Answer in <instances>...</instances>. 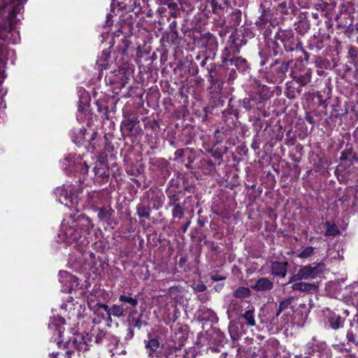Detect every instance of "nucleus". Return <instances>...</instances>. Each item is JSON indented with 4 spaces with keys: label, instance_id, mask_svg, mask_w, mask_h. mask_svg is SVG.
I'll return each instance as SVG.
<instances>
[{
    "label": "nucleus",
    "instance_id": "nucleus-1",
    "mask_svg": "<svg viewBox=\"0 0 358 358\" xmlns=\"http://www.w3.org/2000/svg\"><path fill=\"white\" fill-rule=\"evenodd\" d=\"M324 267V264L323 263H314L301 267L298 271L300 280H306L315 279L318 275L322 273Z\"/></svg>",
    "mask_w": 358,
    "mask_h": 358
},
{
    "label": "nucleus",
    "instance_id": "nucleus-2",
    "mask_svg": "<svg viewBox=\"0 0 358 358\" xmlns=\"http://www.w3.org/2000/svg\"><path fill=\"white\" fill-rule=\"evenodd\" d=\"M79 224L78 227H75V232H74V236H73V242L78 241L80 237L82 236L83 234V229L80 227V225L85 227V231H89L90 229L92 228V224H91V222L90 219L84 215H79L78 217V221Z\"/></svg>",
    "mask_w": 358,
    "mask_h": 358
},
{
    "label": "nucleus",
    "instance_id": "nucleus-3",
    "mask_svg": "<svg viewBox=\"0 0 358 358\" xmlns=\"http://www.w3.org/2000/svg\"><path fill=\"white\" fill-rule=\"evenodd\" d=\"M288 264L286 262H273L271 266V274L284 278L287 271Z\"/></svg>",
    "mask_w": 358,
    "mask_h": 358
},
{
    "label": "nucleus",
    "instance_id": "nucleus-4",
    "mask_svg": "<svg viewBox=\"0 0 358 358\" xmlns=\"http://www.w3.org/2000/svg\"><path fill=\"white\" fill-rule=\"evenodd\" d=\"M252 287L258 292L269 291L273 289V283L266 278H260Z\"/></svg>",
    "mask_w": 358,
    "mask_h": 358
},
{
    "label": "nucleus",
    "instance_id": "nucleus-5",
    "mask_svg": "<svg viewBox=\"0 0 358 358\" xmlns=\"http://www.w3.org/2000/svg\"><path fill=\"white\" fill-rule=\"evenodd\" d=\"M317 285L313 283L303 282L302 280L298 282L293 283L292 289L294 291H300L302 292H310L317 289Z\"/></svg>",
    "mask_w": 358,
    "mask_h": 358
},
{
    "label": "nucleus",
    "instance_id": "nucleus-6",
    "mask_svg": "<svg viewBox=\"0 0 358 358\" xmlns=\"http://www.w3.org/2000/svg\"><path fill=\"white\" fill-rule=\"evenodd\" d=\"M79 224L78 222L73 221L72 225L69 227L63 226L64 227V235L66 236L67 242H73V236L75 232V227H78Z\"/></svg>",
    "mask_w": 358,
    "mask_h": 358
},
{
    "label": "nucleus",
    "instance_id": "nucleus-7",
    "mask_svg": "<svg viewBox=\"0 0 358 358\" xmlns=\"http://www.w3.org/2000/svg\"><path fill=\"white\" fill-rule=\"evenodd\" d=\"M241 317L244 318L246 321V324L249 327H254L256 325L255 319V308L252 307L242 314Z\"/></svg>",
    "mask_w": 358,
    "mask_h": 358
},
{
    "label": "nucleus",
    "instance_id": "nucleus-8",
    "mask_svg": "<svg viewBox=\"0 0 358 358\" xmlns=\"http://www.w3.org/2000/svg\"><path fill=\"white\" fill-rule=\"evenodd\" d=\"M129 310V307L127 306L124 308V305H113L110 307V317L111 315L117 317H120L124 315V312H127Z\"/></svg>",
    "mask_w": 358,
    "mask_h": 358
},
{
    "label": "nucleus",
    "instance_id": "nucleus-9",
    "mask_svg": "<svg viewBox=\"0 0 358 358\" xmlns=\"http://www.w3.org/2000/svg\"><path fill=\"white\" fill-rule=\"evenodd\" d=\"M113 210L110 207H103L99 210L98 217L103 222H108L112 216Z\"/></svg>",
    "mask_w": 358,
    "mask_h": 358
},
{
    "label": "nucleus",
    "instance_id": "nucleus-10",
    "mask_svg": "<svg viewBox=\"0 0 358 358\" xmlns=\"http://www.w3.org/2000/svg\"><path fill=\"white\" fill-rule=\"evenodd\" d=\"M119 300L123 303H127V306H129V309L135 308L138 304V299L130 296L120 295Z\"/></svg>",
    "mask_w": 358,
    "mask_h": 358
},
{
    "label": "nucleus",
    "instance_id": "nucleus-11",
    "mask_svg": "<svg viewBox=\"0 0 358 358\" xmlns=\"http://www.w3.org/2000/svg\"><path fill=\"white\" fill-rule=\"evenodd\" d=\"M326 232L327 236H335L339 234L340 231L338 227L335 224H332L329 222H327L326 224Z\"/></svg>",
    "mask_w": 358,
    "mask_h": 358
},
{
    "label": "nucleus",
    "instance_id": "nucleus-12",
    "mask_svg": "<svg viewBox=\"0 0 358 358\" xmlns=\"http://www.w3.org/2000/svg\"><path fill=\"white\" fill-rule=\"evenodd\" d=\"M251 294L250 290L248 287H240L234 292V296L236 298H246L250 296Z\"/></svg>",
    "mask_w": 358,
    "mask_h": 358
},
{
    "label": "nucleus",
    "instance_id": "nucleus-13",
    "mask_svg": "<svg viewBox=\"0 0 358 358\" xmlns=\"http://www.w3.org/2000/svg\"><path fill=\"white\" fill-rule=\"evenodd\" d=\"M172 215L174 217L181 218L184 215V208L179 203L174 201L173 203Z\"/></svg>",
    "mask_w": 358,
    "mask_h": 358
},
{
    "label": "nucleus",
    "instance_id": "nucleus-14",
    "mask_svg": "<svg viewBox=\"0 0 358 358\" xmlns=\"http://www.w3.org/2000/svg\"><path fill=\"white\" fill-rule=\"evenodd\" d=\"M137 214L140 217L148 218L150 215V208L140 204L137 206Z\"/></svg>",
    "mask_w": 358,
    "mask_h": 358
},
{
    "label": "nucleus",
    "instance_id": "nucleus-15",
    "mask_svg": "<svg viewBox=\"0 0 358 358\" xmlns=\"http://www.w3.org/2000/svg\"><path fill=\"white\" fill-rule=\"evenodd\" d=\"M292 298H287L280 301L276 313V317H278L284 310L288 308L292 303Z\"/></svg>",
    "mask_w": 358,
    "mask_h": 358
},
{
    "label": "nucleus",
    "instance_id": "nucleus-16",
    "mask_svg": "<svg viewBox=\"0 0 358 358\" xmlns=\"http://www.w3.org/2000/svg\"><path fill=\"white\" fill-rule=\"evenodd\" d=\"M136 125V122L133 120H127L122 122V129L126 130L128 132L133 131Z\"/></svg>",
    "mask_w": 358,
    "mask_h": 358
},
{
    "label": "nucleus",
    "instance_id": "nucleus-17",
    "mask_svg": "<svg viewBox=\"0 0 358 358\" xmlns=\"http://www.w3.org/2000/svg\"><path fill=\"white\" fill-rule=\"evenodd\" d=\"M314 254V248L313 247H307L303 249L299 254L298 257L301 259H307L312 256Z\"/></svg>",
    "mask_w": 358,
    "mask_h": 358
},
{
    "label": "nucleus",
    "instance_id": "nucleus-18",
    "mask_svg": "<svg viewBox=\"0 0 358 358\" xmlns=\"http://www.w3.org/2000/svg\"><path fill=\"white\" fill-rule=\"evenodd\" d=\"M330 327L334 329H337L341 327V320L339 315H335L329 320Z\"/></svg>",
    "mask_w": 358,
    "mask_h": 358
},
{
    "label": "nucleus",
    "instance_id": "nucleus-19",
    "mask_svg": "<svg viewBox=\"0 0 358 358\" xmlns=\"http://www.w3.org/2000/svg\"><path fill=\"white\" fill-rule=\"evenodd\" d=\"M296 81L303 86L306 85L310 82V76L308 73L299 76L296 78Z\"/></svg>",
    "mask_w": 358,
    "mask_h": 358
},
{
    "label": "nucleus",
    "instance_id": "nucleus-20",
    "mask_svg": "<svg viewBox=\"0 0 358 358\" xmlns=\"http://www.w3.org/2000/svg\"><path fill=\"white\" fill-rule=\"evenodd\" d=\"M159 346V343L156 339H151L149 341L146 347L150 348L152 352H155Z\"/></svg>",
    "mask_w": 358,
    "mask_h": 358
},
{
    "label": "nucleus",
    "instance_id": "nucleus-21",
    "mask_svg": "<svg viewBox=\"0 0 358 358\" xmlns=\"http://www.w3.org/2000/svg\"><path fill=\"white\" fill-rule=\"evenodd\" d=\"M64 204L70 208H75L77 211L79 210L74 206L73 199H69L68 197L64 198V201H62Z\"/></svg>",
    "mask_w": 358,
    "mask_h": 358
},
{
    "label": "nucleus",
    "instance_id": "nucleus-22",
    "mask_svg": "<svg viewBox=\"0 0 358 358\" xmlns=\"http://www.w3.org/2000/svg\"><path fill=\"white\" fill-rule=\"evenodd\" d=\"M131 323L134 327L140 329L144 324L143 322L138 318H132Z\"/></svg>",
    "mask_w": 358,
    "mask_h": 358
},
{
    "label": "nucleus",
    "instance_id": "nucleus-23",
    "mask_svg": "<svg viewBox=\"0 0 358 358\" xmlns=\"http://www.w3.org/2000/svg\"><path fill=\"white\" fill-rule=\"evenodd\" d=\"M242 105L246 110H250L252 107L251 105V100L249 98H245L242 101Z\"/></svg>",
    "mask_w": 358,
    "mask_h": 358
},
{
    "label": "nucleus",
    "instance_id": "nucleus-24",
    "mask_svg": "<svg viewBox=\"0 0 358 358\" xmlns=\"http://www.w3.org/2000/svg\"><path fill=\"white\" fill-rule=\"evenodd\" d=\"M210 6L212 7L213 12H216L217 10L222 9L221 5L219 4L216 0H211Z\"/></svg>",
    "mask_w": 358,
    "mask_h": 358
},
{
    "label": "nucleus",
    "instance_id": "nucleus-25",
    "mask_svg": "<svg viewBox=\"0 0 358 358\" xmlns=\"http://www.w3.org/2000/svg\"><path fill=\"white\" fill-rule=\"evenodd\" d=\"M97 306L102 308L103 310H104L107 315L110 317V307H109L108 305L105 304V303H98Z\"/></svg>",
    "mask_w": 358,
    "mask_h": 358
},
{
    "label": "nucleus",
    "instance_id": "nucleus-26",
    "mask_svg": "<svg viewBox=\"0 0 358 358\" xmlns=\"http://www.w3.org/2000/svg\"><path fill=\"white\" fill-rule=\"evenodd\" d=\"M298 281H301V280H300L299 275V273H298V272H297L295 275H292V276L289 278V281H288V282H287V283H288V284H289V283H292V282H294V283H295V282H298Z\"/></svg>",
    "mask_w": 358,
    "mask_h": 358
},
{
    "label": "nucleus",
    "instance_id": "nucleus-27",
    "mask_svg": "<svg viewBox=\"0 0 358 358\" xmlns=\"http://www.w3.org/2000/svg\"><path fill=\"white\" fill-rule=\"evenodd\" d=\"M195 290L201 292L206 289V286L203 284H199L194 287Z\"/></svg>",
    "mask_w": 358,
    "mask_h": 358
},
{
    "label": "nucleus",
    "instance_id": "nucleus-28",
    "mask_svg": "<svg viewBox=\"0 0 358 358\" xmlns=\"http://www.w3.org/2000/svg\"><path fill=\"white\" fill-rule=\"evenodd\" d=\"M225 278L224 277H220L218 275H213L211 276V279L213 280V281H219V280H224Z\"/></svg>",
    "mask_w": 358,
    "mask_h": 358
},
{
    "label": "nucleus",
    "instance_id": "nucleus-29",
    "mask_svg": "<svg viewBox=\"0 0 358 358\" xmlns=\"http://www.w3.org/2000/svg\"><path fill=\"white\" fill-rule=\"evenodd\" d=\"M189 224H190V222H189V221L187 222L185 224V225H184V226H183V227H182V230H183V231H186V230H187V227H189Z\"/></svg>",
    "mask_w": 358,
    "mask_h": 358
},
{
    "label": "nucleus",
    "instance_id": "nucleus-30",
    "mask_svg": "<svg viewBox=\"0 0 358 358\" xmlns=\"http://www.w3.org/2000/svg\"><path fill=\"white\" fill-rule=\"evenodd\" d=\"M352 334H348V339H349L350 341H352L353 337H352Z\"/></svg>",
    "mask_w": 358,
    "mask_h": 358
},
{
    "label": "nucleus",
    "instance_id": "nucleus-31",
    "mask_svg": "<svg viewBox=\"0 0 358 358\" xmlns=\"http://www.w3.org/2000/svg\"><path fill=\"white\" fill-rule=\"evenodd\" d=\"M352 334H348V339H349L350 341H352L353 337H352Z\"/></svg>",
    "mask_w": 358,
    "mask_h": 358
},
{
    "label": "nucleus",
    "instance_id": "nucleus-32",
    "mask_svg": "<svg viewBox=\"0 0 358 358\" xmlns=\"http://www.w3.org/2000/svg\"><path fill=\"white\" fill-rule=\"evenodd\" d=\"M205 64H206V63H205V62H204V61H203V62H202V63H201V64H202L203 66V65H205Z\"/></svg>",
    "mask_w": 358,
    "mask_h": 358
},
{
    "label": "nucleus",
    "instance_id": "nucleus-33",
    "mask_svg": "<svg viewBox=\"0 0 358 358\" xmlns=\"http://www.w3.org/2000/svg\"><path fill=\"white\" fill-rule=\"evenodd\" d=\"M357 344H358V341H357Z\"/></svg>",
    "mask_w": 358,
    "mask_h": 358
}]
</instances>
